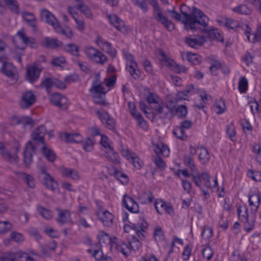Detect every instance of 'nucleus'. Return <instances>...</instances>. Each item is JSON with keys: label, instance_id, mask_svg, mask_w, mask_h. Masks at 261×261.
Wrapping results in <instances>:
<instances>
[{"label": "nucleus", "instance_id": "obj_1", "mask_svg": "<svg viewBox=\"0 0 261 261\" xmlns=\"http://www.w3.org/2000/svg\"><path fill=\"white\" fill-rule=\"evenodd\" d=\"M182 22L187 30L195 29L198 25L206 27L208 18L199 9L193 7L192 10L186 5H182L180 8Z\"/></svg>", "mask_w": 261, "mask_h": 261}, {"label": "nucleus", "instance_id": "obj_2", "mask_svg": "<svg viewBox=\"0 0 261 261\" xmlns=\"http://www.w3.org/2000/svg\"><path fill=\"white\" fill-rule=\"evenodd\" d=\"M115 250L122 253L125 256L127 257L131 253V250L137 251L142 246V243L134 236L132 237V239L129 241L128 244L120 241L118 243L113 244Z\"/></svg>", "mask_w": 261, "mask_h": 261}, {"label": "nucleus", "instance_id": "obj_3", "mask_svg": "<svg viewBox=\"0 0 261 261\" xmlns=\"http://www.w3.org/2000/svg\"><path fill=\"white\" fill-rule=\"evenodd\" d=\"M148 226V225L146 221L144 218H140L137 223L124 225V230L126 232H129L132 230H134L138 237L143 240L146 237V230Z\"/></svg>", "mask_w": 261, "mask_h": 261}, {"label": "nucleus", "instance_id": "obj_4", "mask_svg": "<svg viewBox=\"0 0 261 261\" xmlns=\"http://www.w3.org/2000/svg\"><path fill=\"white\" fill-rule=\"evenodd\" d=\"M150 4L154 8L153 16L156 21L162 23L168 31L173 30L174 28V24L163 14L157 1L151 0Z\"/></svg>", "mask_w": 261, "mask_h": 261}, {"label": "nucleus", "instance_id": "obj_5", "mask_svg": "<svg viewBox=\"0 0 261 261\" xmlns=\"http://www.w3.org/2000/svg\"><path fill=\"white\" fill-rule=\"evenodd\" d=\"M84 53L90 60L97 64L103 65L108 60L107 57L100 51L91 46L86 47Z\"/></svg>", "mask_w": 261, "mask_h": 261}, {"label": "nucleus", "instance_id": "obj_6", "mask_svg": "<svg viewBox=\"0 0 261 261\" xmlns=\"http://www.w3.org/2000/svg\"><path fill=\"white\" fill-rule=\"evenodd\" d=\"M39 129H35L32 134V138L34 141H35L37 143H40L43 146L41 148L42 153L45 156V157L50 162H54L55 159V154L48 148L45 144L44 140V137L42 135H40L38 132Z\"/></svg>", "mask_w": 261, "mask_h": 261}, {"label": "nucleus", "instance_id": "obj_7", "mask_svg": "<svg viewBox=\"0 0 261 261\" xmlns=\"http://www.w3.org/2000/svg\"><path fill=\"white\" fill-rule=\"evenodd\" d=\"M49 100L52 105L61 110H66L69 106L68 100L66 97L58 93L53 94Z\"/></svg>", "mask_w": 261, "mask_h": 261}, {"label": "nucleus", "instance_id": "obj_8", "mask_svg": "<svg viewBox=\"0 0 261 261\" xmlns=\"http://www.w3.org/2000/svg\"><path fill=\"white\" fill-rule=\"evenodd\" d=\"M42 67L37 63L28 66L27 68V79L30 83L36 81L39 77Z\"/></svg>", "mask_w": 261, "mask_h": 261}, {"label": "nucleus", "instance_id": "obj_9", "mask_svg": "<svg viewBox=\"0 0 261 261\" xmlns=\"http://www.w3.org/2000/svg\"><path fill=\"white\" fill-rule=\"evenodd\" d=\"M56 211L58 212V217L56 221L58 223L62 225L73 223L71 217V213L69 210L57 207L56 208Z\"/></svg>", "mask_w": 261, "mask_h": 261}, {"label": "nucleus", "instance_id": "obj_10", "mask_svg": "<svg viewBox=\"0 0 261 261\" xmlns=\"http://www.w3.org/2000/svg\"><path fill=\"white\" fill-rule=\"evenodd\" d=\"M95 41L96 44L103 51L107 52L113 58L116 57L117 54L116 50L112 48L111 43L105 40L102 37L100 36H97Z\"/></svg>", "mask_w": 261, "mask_h": 261}, {"label": "nucleus", "instance_id": "obj_11", "mask_svg": "<svg viewBox=\"0 0 261 261\" xmlns=\"http://www.w3.org/2000/svg\"><path fill=\"white\" fill-rule=\"evenodd\" d=\"M96 113L98 115L101 122L105 125L111 130H114L115 127V121L111 118L108 112L104 110L96 111Z\"/></svg>", "mask_w": 261, "mask_h": 261}, {"label": "nucleus", "instance_id": "obj_12", "mask_svg": "<svg viewBox=\"0 0 261 261\" xmlns=\"http://www.w3.org/2000/svg\"><path fill=\"white\" fill-rule=\"evenodd\" d=\"M36 101V97L32 91H27L23 94L19 102L22 109H27L32 106Z\"/></svg>", "mask_w": 261, "mask_h": 261}, {"label": "nucleus", "instance_id": "obj_13", "mask_svg": "<svg viewBox=\"0 0 261 261\" xmlns=\"http://www.w3.org/2000/svg\"><path fill=\"white\" fill-rule=\"evenodd\" d=\"M10 123L12 125L21 124L23 127H24L27 125L33 127L34 125V121L28 116L17 117L14 116L11 119Z\"/></svg>", "mask_w": 261, "mask_h": 261}, {"label": "nucleus", "instance_id": "obj_14", "mask_svg": "<svg viewBox=\"0 0 261 261\" xmlns=\"http://www.w3.org/2000/svg\"><path fill=\"white\" fill-rule=\"evenodd\" d=\"M96 216L103 225L107 227H110L113 224V215L108 211H99L96 213Z\"/></svg>", "mask_w": 261, "mask_h": 261}, {"label": "nucleus", "instance_id": "obj_15", "mask_svg": "<svg viewBox=\"0 0 261 261\" xmlns=\"http://www.w3.org/2000/svg\"><path fill=\"white\" fill-rule=\"evenodd\" d=\"M35 151V147L33 143L31 141L28 142L23 152V162L25 166H29L32 163Z\"/></svg>", "mask_w": 261, "mask_h": 261}, {"label": "nucleus", "instance_id": "obj_16", "mask_svg": "<svg viewBox=\"0 0 261 261\" xmlns=\"http://www.w3.org/2000/svg\"><path fill=\"white\" fill-rule=\"evenodd\" d=\"M123 205L130 212L136 213L139 212V205L135 200L127 195L123 196L122 200Z\"/></svg>", "mask_w": 261, "mask_h": 261}, {"label": "nucleus", "instance_id": "obj_17", "mask_svg": "<svg viewBox=\"0 0 261 261\" xmlns=\"http://www.w3.org/2000/svg\"><path fill=\"white\" fill-rule=\"evenodd\" d=\"M110 22L118 31L125 33L127 31V27L124 22L116 15L110 14L108 16Z\"/></svg>", "mask_w": 261, "mask_h": 261}, {"label": "nucleus", "instance_id": "obj_18", "mask_svg": "<svg viewBox=\"0 0 261 261\" xmlns=\"http://www.w3.org/2000/svg\"><path fill=\"white\" fill-rule=\"evenodd\" d=\"M98 239L100 246H102V244H110L111 249L112 250L113 249H115V246H113L112 245L114 243L120 242L119 241L117 240V238L116 237H114L112 239L108 233L103 231L99 232L98 234Z\"/></svg>", "mask_w": 261, "mask_h": 261}, {"label": "nucleus", "instance_id": "obj_19", "mask_svg": "<svg viewBox=\"0 0 261 261\" xmlns=\"http://www.w3.org/2000/svg\"><path fill=\"white\" fill-rule=\"evenodd\" d=\"M245 34L248 40L252 43H254L256 41H261V25H259L255 33L250 34L251 29L248 25H245Z\"/></svg>", "mask_w": 261, "mask_h": 261}, {"label": "nucleus", "instance_id": "obj_20", "mask_svg": "<svg viewBox=\"0 0 261 261\" xmlns=\"http://www.w3.org/2000/svg\"><path fill=\"white\" fill-rule=\"evenodd\" d=\"M0 154L8 162L12 163H16L18 161V156L16 154H12L9 151L6 149L4 143L0 142Z\"/></svg>", "mask_w": 261, "mask_h": 261}, {"label": "nucleus", "instance_id": "obj_21", "mask_svg": "<svg viewBox=\"0 0 261 261\" xmlns=\"http://www.w3.org/2000/svg\"><path fill=\"white\" fill-rule=\"evenodd\" d=\"M206 39L203 36H200L197 38H192L191 36H188L185 39L186 44L191 47L197 48V46H201Z\"/></svg>", "mask_w": 261, "mask_h": 261}, {"label": "nucleus", "instance_id": "obj_22", "mask_svg": "<svg viewBox=\"0 0 261 261\" xmlns=\"http://www.w3.org/2000/svg\"><path fill=\"white\" fill-rule=\"evenodd\" d=\"M21 16L27 23L33 28V31H36L37 27V20L34 14L31 12H23L21 13Z\"/></svg>", "mask_w": 261, "mask_h": 261}, {"label": "nucleus", "instance_id": "obj_23", "mask_svg": "<svg viewBox=\"0 0 261 261\" xmlns=\"http://www.w3.org/2000/svg\"><path fill=\"white\" fill-rule=\"evenodd\" d=\"M60 138L67 143H80L81 142V137L78 133H62Z\"/></svg>", "mask_w": 261, "mask_h": 261}, {"label": "nucleus", "instance_id": "obj_24", "mask_svg": "<svg viewBox=\"0 0 261 261\" xmlns=\"http://www.w3.org/2000/svg\"><path fill=\"white\" fill-rule=\"evenodd\" d=\"M43 184L46 187L53 192L56 191L58 189V183L50 175H45L42 178Z\"/></svg>", "mask_w": 261, "mask_h": 261}, {"label": "nucleus", "instance_id": "obj_25", "mask_svg": "<svg viewBox=\"0 0 261 261\" xmlns=\"http://www.w3.org/2000/svg\"><path fill=\"white\" fill-rule=\"evenodd\" d=\"M41 44L46 48H55L61 46L62 43L56 38L46 37L41 41Z\"/></svg>", "mask_w": 261, "mask_h": 261}, {"label": "nucleus", "instance_id": "obj_26", "mask_svg": "<svg viewBox=\"0 0 261 261\" xmlns=\"http://www.w3.org/2000/svg\"><path fill=\"white\" fill-rule=\"evenodd\" d=\"M20 179L25 182L27 185L31 188H34L35 187V181L34 178L30 175L21 172H14Z\"/></svg>", "mask_w": 261, "mask_h": 261}, {"label": "nucleus", "instance_id": "obj_27", "mask_svg": "<svg viewBox=\"0 0 261 261\" xmlns=\"http://www.w3.org/2000/svg\"><path fill=\"white\" fill-rule=\"evenodd\" d=\"M202 32L207 34V37L212 39H216L219 41L223 42V39L220 34L219 33L218 30L216 29H207L204 28Z\"/></svg>", "mask_w": 261, "mask_h": 261}, {"label": "nucleus", "instance_id": "obj_28", "mask_svg": "<svg viewBox=\"0 0 261 261\" xmlns=\"http://www.w3.org/2000/svg\"><path fill=\"white\" fill-rule=\"evenodd\" d=\"M3 72L10 78H14L15 76L16 68L13 64L9 63H4L2 68Z\"/></svg>", "mask_w": 261, "mask_h": 261}, {"label": "nucleus", "instance_id": "obj_29", "mask_svg": "<svg viewBox=\"0 0 261 261\" xmlns=\"http://www.w3.org/2000/svg\"><path fill=\"white\" fill-rule=\"evenodd\" d=\"M17 35L24 43L30 46L31 47H34V45L36 44V40L34 38L26 36L23 30L18 31Z\"/></svg>", "mask_w": 261, "mask_h": 261}, {"label": "nucleus", "instance_id": "obj_30", "mask_svg": "<svg viewBox=\"0 0 261 261\" xmlns=\"http://www.w3.org/2000/svg\"><path fill=\"white\" fill-rule=\"evenodd\" d=\"M198 149L200 150V152L199 154V159L202 164L207 163L210 159V155L208 150L202 145L198 146Z\"/></svg>", "mask_w": 261, "mask_h": 261}, {"label": "nucleus", "instance_id": "obj_31", "mask_svg": "<svg viewBox=\"0 0 261 261\" xmlns=\"http://www.w3.org/2000/svg\"><path fill=\"white\" fill-rule=\"evenodd\" d=\"M151 108L154 110L156 112V114L159 115L160 118L164 119L167 117V116L169 114V112H164V104L161 101L156 106H151Z\"/></svg>", "mask_w": 261, "mask_h": 261}, {"label": "nucleus", "instance_id": "obj_32", "mask_svg": "<svg viewBox=\"0 0 261 261\" xmlns=\"http://www.w3.org/2000/svg\"><path fill=\"white\" fill-rule=\"evenodd\" d=\"M238 217L241 222H246L248 219V208L246 205L239 206L238 207Z\"/></svg>", "mask_w": 261, "mask_h": 261}, {"label": "nucleus", "instance_id": "obj_33", "mask_svg": "<svg viewBox=\"0 0 261 261\" xmlns=\"http://www.w3.org/2000/svg\"><path fill=\"white\" fill-rule=\"evenodd\" d=\"M57 82H58V80L48 77L43 80L40 86L44 88L48 93H49L51 88L54 86V85L57 84Z\"/></svg>", "mask_w": 261, "mask_h": 261}, {"label": "nucleus", "instance_id": "obj_34", "mask_svg": "<svg viewBox=\"0 0 261 261\" xmlns=\"http://www.w3.org/2000/svg\"><path fill=\"white\" fill-rule=\"evenodd\" d=\"M153 198V194L150 191L144 192L139 196V199L143 204L150 203L152 201Z\"/></svg>", "mask_w": 261, "mask_h": 261}, {"label": "nucleus", "instance_id": "obj_35", "mask_svg": "<svg viewBox=\"0 0 261 261\" xmlns=\"http://www.w3.org/2000/svg\"><path fill=\"white\" fill-rule=\"evenodd\" d=\"M56 32L65 36L67 38H71L73 36V33L70 28L69 27L61 28L60 24L54 29Z\"/></svg>", "mask_w": 261, "mask_h": 261}, {"label": "nucleus", "instance_id": "obj_36", "mask_svg": "<svg viewBox=\"0 0 261 261\" xmlns=\"http://www.w3.org/2000/svg\"><path fill=\"white\" fill-rule=\"evenodd\" d=\"M37 209L39 214L45 219L48 220L52 219V213L49 210L41 206H38Z\"/></svg>", "mask_w": 261, "mask_h": 261}, {"label": "nucleus", "instance_id": "obj_37", "mask_svg": "<svg viewBox=\"0 0 261 261\" xmlns=\"http://www.w3.org/2000/svg\"><path fill=\"white\" fill-rule=\"evenodd\" d=\"M126 67L128 68V71L130 75L134 79L137 80L140 77L139 75V71L136 69L137 67V64L136 62H133L132 64L126 65Z\"/></svg>", "mask_w": 261, "mask_h": 261}, {"label": "nucleus", "instance_id": "obj_38", "mask_svg": "<svg viewBox=\"0 0 261 261\" xmlns=\"http://www.w3.org/2000/svg\"><path fill=\"white\" fill-rule=\"evenodd\" d=\"M64 48L66 51L71 54V55L76 57L79 56V47L75 44L73 43L66 44L65 45Z\"/></svg>", "mask_w": 261, "mask_h": 261}, {"label": "nucleus", "instance_id": "obj_39", "mask_svg": "<svg viewBox=\"0 0 261 261\" xmlns=\"http://www.w3.org/2000/svg\"><path fill=\"white\" fill-rule=\"evenodd\" d=\"M183 162L185 165L188 167L192 171L196 169L194 160L192 156L190 155L185 154L183 157Z\"/></svg>", "mask_w": 261, "mask_h": 261}, {"label": "nucleus", "instance_id": "obj_40", "mask_svg": "<svg viewBox=\"0 0 261 261\" xmlns=\"http://www.w3.org/2000/svg\"><path fill=\"white\" fill-rule=\"evenodd\" d=\"M75 8L76 9L80 10L81 12H82L86 17L88 18H91L92 16V13L90 8L83 4H76Z\"/></svg>", "mask_w": 261, "mask_h": 261}, {"label": "nucleus", "instance_id": "obj_41", "mask_svg": "<svg viewBox=\"0 0 261 261\" xmlns=\"http://www.w3.org/2000/svg\"><path fill=\"white\" fill-rule=\"evenodd\" d=\"M146 100L149 104L152 105V106H156L162 101L156 94L152 92L149 93L148 95L146 97Z\"/></svg>", "mask_w": 261, "mask_h": 261}, {"label": "nucleus", "instance_id": "obj_42", "mask_svg": "<svg viewBox=\"0 0 261 261\" xmlns=\"http://www.w3.org/2000/svg\"><path fill=\"white\" fill-rule=\"evenodd\" d=\"M234 12L243 15H249L251 13V9L246 5H241L232 9Z\"/></svg>", "mask_w": 261, "mask_h": 261}, {"label": "nucleus", "instance_id": "obj_43", "mask_svg": "<svg viewBox=\"0 0 261 261\" xmlns=\"http://www.w3.org/2000/svg\"><path fill=\"white\" fill-rule=\"evenodd\" d=\"M173 134L178 139L182 141L186 140L188 137L184 129L179 126L176 127L173 130Z\"/></svg>", "mask_w": 261, "mask_h": 261}, {"label": "nucleus", "instance_id": "obj_44", "mask_svg": "<svg viewBox=\"0 0 261 261\" xmlns=\"http://www.w3.org/2000/svg\"><path fill=\"white\" fill-rule=\"evenodd\" d=\"M82 144V147L86 151H91L93 149L94 140L90 138L81 142Z\"/></svg>", "mask_w": 261, "mask_h": 261}, {"label": "nucleus", "instance_id": "obj_45", "mask_svg": "<svg viewBox=\"0 0 261 261\" xmlns=\"http://www.w3.org/2000/svg\"><path fill=\"white\" fill-rule=\"evenodd\" d=\"M253 198V199L254 200H257V205H254V208L252 207L251 209V213L253 215H254V218L255 217V213H256V212L257 211V210H258V207L259 205V197L258 195H252V196H250L249 197V204L251 206H252L254 205V203L253 202V201H252L251 200V198Z\"/></svg>", "mask_w": 261, "mask_h": 261}, {"label": "nucleus", "instance_id": "obj_46", "mask_svg": "<svg viewBox=\"0 0 261 261\" xmlns=\"http://www.w3.org/2000/svg\"><path fill=\"white\" fill-rule=\"evenodd\" d=\"M56 249V245L54 244H48L42 246L41 252L43 255H48L51 251H54Z\"/></svg>", "mask_w": 261, "mask_h": 261}, {"label": "nucleus", "instance_id": "obj_47", "mask_svg": "<svg viewBox=\"0 0 261 261\" xmlns=\"http://www.w3.org/2000/svg\"><path fill=\"white\" fill-rule=\"evenodd\" d=\"M175 113L179 118L185 117L188 113L187 108L184 105L178 106L175 109Z\"/></svg>", "mask_w": 261, "mask_h": 261}, {"label": "nucleus", "instance_id": "obj_48", "mask_svg": "<svg viewBox=\"0 0 261 261\" xmlns=\"http://www.w3.org/2000/svg\"><path fill=\"white\" fill-rule=\"evenodd\" d=\"M203 257L206 259V261H210L213 256L214 253L212 249L210 246L204 247L202 250Z\"/></svg>", "mask_w": 261, "mask_h": 261}, {"label": "nucleus", "instance_id": "obj_49", "mask_svg": "<svg viewBox=\"0 0 261 261\" xmlns=\"http://www.w3.org/2000/svg\"><path fill=\"white\" fill-rule=\"evenodd\" d=\"M248 88V81L246 79V78L244 76H242L240 78L239 83V86H238V89L240 91L241 93H245Z\"/></svg>", "mask_w": 261, "mask_h": 261}, {"label": "nucleus", "instance_id": "obj_50", "mask_svg": "<svg viewBox=\"0 0 261 261\" xmlns=\"http://www.w3.org/2000/svg\"><path fill=\"white\" fill-rule=\"evenodd\" d=\"M226 133L229 139L234 142L236 141V132L233 124L231 123L227 126Z\"/></svg>", "mask_w": 261, "mask_h": 261}, {"label": "nucleus", "instance_id": "obj_51", "mask_svg": "<svg viewBox=\"0 0 261 261\" xmlns=\"http://www.w3.org/2000/svg\"><path fill=\"white\" fill-rule=\"evenodd\" d=\"M12 228V224L7 221H0V233H4Z\"/></svg>", "mask_w": 261, "mask_h": 261}, {"label": "nucleus", "instance_id": "obj_52", "mask_svg": "<svg viewBox=\"0 0 261 261\" xmlns=\"http://www.w3.org/2000/svg\"><path fill=\"white\" fill-rule=\"evenodd\" d=\"M103 83H101L99 84L93 85V87L90 89V91H94L95 94L101 93L105 94L106 91L105 88L103 86Z\"/></svg>", "mask_w": 261, "mask_h": 261}, {"label": "nucleus", "instance_id": "obj_53", "mask_svg": "<svg viewBox=\"0 0 261 261\" xmlns=\"http://www.w3.org/2000/svg\"><path fill=\"white\" fill-rule=\"evenodd\" d=\"M185 55L186 59L189 62H191L193 64H199V60L197 54H191L190 53L187 52Z\"/></svg>", "mask_w": 261, "mask_h": 261}, {"label": "nucleus", "instance_id": "obj_54", "mask_svg": "<svg viewBox=\"0 0 261 261\" xmlns=\"http://www.w3.org/2000/svg\"><path fill=\"white\" fill-rule=\"evenodd\" d=\"M135 5L139 7L144 12L148 11V7L145 0H132Z\"/></svg>", "mask_w": 261, "mask_h": 261}, {"label": "nucleus", "instance_id": "obj_55", "mask_svg": "<svg viewBox=\"0 0 261 261\" xmlns=\"http://www.w3.org/2000/svg\"><path fill=\"white\" fill-rule=\"evenodd\" d=\"M152 160L161 170L164 169L166 164L161 158L158 156H154L152 158Z\"/></svg>", "mask_w": 261, "mask_h": 261}, {"label": "nucleus", "instance_id": "obj_56", "mask_svg": "<svg viewBox=\"0 0 261 261\" xmlns=\"http://www.w3.org/2000/svg\"><path fill=\"white\" fill-rule=\"evenodd\" d=\"M213 236V229L210 227H203L201 233L203 239L208 240Z\"/></svg>", "mask_w": 261, "mask_h": 261}, {"label": "nucleus", "instance_id": "obj_57", "mask_svg": "<svg viewBox=\"0 0 261 261\" xmlns=\"http://www.w3.org/2000/svg\"><path fill=\"white\" fill-rule=\"evenodd\" d=\"M109 158L111 159L112 162L115 164L119 163V156L118 153L114 151L113 148H111L109 152Z\"/></svg>", "mask_w": 261, "mask_h": 261}, {"label": "nucleus", "instance_id": "obj_58", "mask_svg": "<svg viewBox=\"0 0 261 261\" xmlns=\"http://www.w3.org/2000/svg\"><path fill=\"white\" fill-rule=\"evenodd\" d=\"M130 161L134 166L138 169H140L143 164V162L140 160V159L135 155L132 157Z\"/></svg>", "mask_w": 261, "mask_h": 261}, {"label": "nucleus", "instance_id": "obj_59", "mask_svg": "<svg viewBox=\"0 0 261 261\" xmlns=\"http://www.w3.org/2000/svg\"><path fill=\"white\" fill-rule=\"evenodd\" d=\"M14 253L16 261H20L21 260H23L24 261H25L27 256L28 254L27 253L19 251L15 252H14Z\"/></svg>", "mask_w": 261, "mask_h": 261}, {"label": "nucleus", "instance_id": "obj_60", "mask_svg": "<svg viewBox=\"0 0 261 261\" xmlns=\"http://www.w3.org/2000/svg\"><path fill=\"white\" fill-rule=\"evenodd\" d=\"M231 261H248L247 256L244 254H238L236 255L235 252L232 254Z\"/></svg>", "mask_w": 261, "mask_h": 261}, {"label": "nucleus", "instance_id": "obj_61", "mask_svg": "<svg viewBox=\"0 0 261 261\" xmlns=\"http://www.w3.org/2000/svg\"><path fill=\"white\" fill-rule=\"evenodd\" d=\"M244 223V230L247 232H250L254 228L255 218L251 221L248 220L246 222H243Z\"/></svg>", "mask_w": 261, "mask_h": 261}, {"label": "nucleus", "instance_id": "obj_62", "mask_svg": "<svg viewBox=\"0 0 261 261\" xmlns=\"http://www.w3.org/2000/svg\"><path fill=\"white\" fill-rule=\"evenodd\" d=\"M9 6V8L11 11L17 14H19V5L17 1L14 0L13 2L8 5Z\"/></svg>", "mask_w": 261, "mask_h": 261}, {"label": "nucleus", "instance_id": "obj_63", "mask_svg": "<svg viewBox=\"0 0 261 261\" xmlns=\"http://www.w3.org/2000/svg\"><path fill=\"white\" fill-rule=\"evenodd\" d=\"M77 64L80 69L86 73H89L90 72V69L89 66L86 62H83L82 61H77Z\"/></svg>", "mask_w": 261, "mask_h": 261}, {"label": "nucleus", "instance_id": "obj_64", "mask_svg": "<svg viewBox=\"0 0 261 261\" xmlns=\"http://www.w3.org/2000/svg\"><path fill=\"white\" fill-rule=\"evenodd\" d=\"M1 261H16L14 252H9L0 258Z\"/></svg>", "mask_w": 261, "mask_h": 261}]
</instances>
